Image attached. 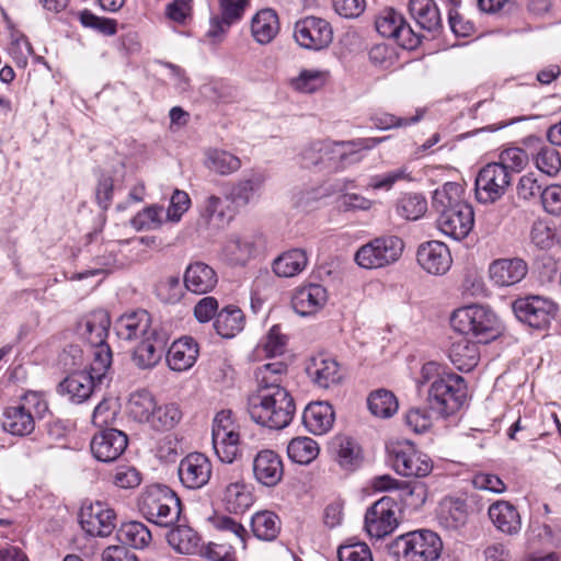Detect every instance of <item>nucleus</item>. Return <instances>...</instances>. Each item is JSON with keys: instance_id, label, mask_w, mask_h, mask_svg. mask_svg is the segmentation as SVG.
I'll use <instances>...</instances> for the list:
<instances>
[{"instance_id": "16", "label": "nucleus", "mask_w": 561, "mask_h": 561, "mask_svg": "<svg viewBox=\"0 0 561 561\" xmlns=\"http://www.w3.org/2000/svg\"><path fill=\"white\" fill-rule=\"evenodd\" d=\"M398 527L396 503L389 496L375 502L365 514V529L370 537L385 538Z\"/></svg>"}, {"instance_id": "64", "label": "nucleus", "mask_w": 561, "mask_h": 561, "mask_svg": "<svg viewBox=\"0 0 561 561\" xmlns=\"http://www.w3.org/2000/svg\"><path fill=\"white\" fill-rule=\"evenodd\" d=\"M287 337L278 324L273 325L261 341V347L267 356H277L284 353Z\"/></svg>"}, {"instance_id": "44", "label": "nucleus", "mask_w": 561, "mask_h": 561, "mask_svg": "<svg viewBox=\"0 0 561 561\" xmlns=\"http://www.w3.org/2000/svg\"><path fill=\"white\" fill-rule=\"evenodd\" d=\"M469 517V510L466 500L455 497L445 500L440 506L439 520L449 529L463 527Z\"/></svg>"}, {"instance_id": "29", "label": "nucleus", "mask_w": 561, "mask_h": 561, "mask_svg": "<svg viewBox=\"0 0 561 561\" xmlns=\"http://www.w3.org/2000/svg\"><path fill=\"white\" fill-rule=\"evenodd\" d=\"M184 287L196 295H204L211 291L218 277L215 270L204 262L191 263L184 272Z\"/></svg>"}, {"instance_id": "63", "label": "nucleus", "mask_w": 561, "mask_h": 561, "mask_svg": "<svg viewBox=\"0 0 561 561\" xmlns=\"http://www.w3.org/2000/svg\"><path fill=\"white\" fill-rule=\"evenodd\" d=\"M80 22L83 26L93 28L106 36H112L117 32V22L115 20L98 16L88 10L80 13Z\"/></svg>"}, {"instance_id": "28", "label": "nucleus", "mask_w": 561, "mask_h": 561, "mask_svg": "<svg viewBox=\"0 0 561 561\" xmlns=\"http://www.w3.org/2000/svg\"><path fill=\"white\" fill-rule=\"evenodd\" d=\"M111 320L103 309L94 310L84 316L78 323V333L91 346L106 344Z\"/></svg>"}, {"instance_id": "25", "label": "nucleus", "mask_w": 561, "mask_h": 561, "mask_svg": "<svg viewBox=\"0 0 561 561\" xmlns=\"http://www.w3.org/2000/svg\"><path fill=\"white\" fill-rule=\"evenodd\" d=\"M488 516L495 529L506 536H516L522 530V517L515 505L497 500L488 508Z\"/></svg>"}, {"instance_id": "60", "label": "nucleus", "mask_w": 561, "mask_h": 561, "mask_svg": "<svg viewBox=\"0 0 561 561\" xmlns=\"http://www.w3.org/2000/svg\"><path fill=\"white\" fill-rule=\"evenodd\" d=\"M325 83V73L319 70H302L291 80L295 90L301 93H312L321 89Z\"/></svg>"}, {"instance_id": "52", "label": "nucleus", "mask_w": 561, "mask_h": 561, "mask_svg": "<svg viewBox=\"0 0 561 561\" xmlns=\"http://www.w3.org/2000/svg\"><path fill=\"white\" fill-rule=\"evenodd\" d=\"M318 443L306 436L293 438L287 446L289 459L299 465H309L319 455Z\"/></svg>"}, {"instance_id": "11", "label": "nucleus", "mask_w": 561, "mask_h": 561, "mask_svg": "<svg viewBox=\"0 0 561 561\" xmlns=\"http://www.w3.org/2000/svg\"><path fill=\"white\" fill-rule=\"evenodd\" d=\"M375 26L381 36L394 39L405 49H413L421 42L403 14L392 8H387L379 13Z\"/></svg>"}, {"instance_id": "31", "label": "nucleus", "mask_w": 561, "mask_h": 561, "mask_svg": "<svg viewBox=\"0 0 561 561\" xmlns=\"http://www.w3.org/2000/svg\"><path fill=\"white\" fill-rule=\"evenodd\" d=\"M333 407L325 401L309 403L302 414V423L308 432L314 435L328 433L334 424Z\"/></svg>"}, {"instance_id": "43", "label": "nucleus", "mask_w": 561, "mask_h": 561, "mask_svg": "<svg viewBox=\"0 0 561 561\" xmlns=\"http://www.w3.org/2000/svg\"><path fill=\"white\" fill-rule=\"evenodd\" d=\"M463 187L456 182H447L442 187L435 190L432 198V206L439 214L447 209H459L460 205H469L463 199Z\"/></svg>"}, {"instance_id": "41", "label": "nucleus", "mask_w": 561, "mask_h": 561, "mask_svg": "<svg viewBox=\"0 0 561 561\" xmlns=\"http://www.w3.org/2000/svg\"><path fill=\"white\" fill-rule=\"evenodd\" d=\"M307 373L316 383L323 388L337 382L341 378L336 360L323 355L311 359L307 367Z\"/></svg>"}, {"instance_id": "19", "label": "nucleus", "mask_w": 561, "mask_h": 561, "mask_svg": "<svg viewBox=\"0 0 561 561\" xmlns=\"http://www.w3.org/2000/svg\"><path fill=\"white\" fill-rule=\"evenodd\" d=\"M178 474L185 488L192 490L201 489L210 479L211 463L205 455L192 453L180 461Z\"/></svg>"}, {"instance_id": "30", "label": "nucleus", "mask_w": 561, "mask_h": 561, "mask_svg": "<svg viewBox=\"0 0 561 561\" xmlns=\"http://www.w3.org/2000/svg\"><path fill=\"white\" fill-rule=\"evenodd\" d=\"M199 350L196 341L191 336H183L174 341L167 353V364L171 370L185 371L196 362Z\"/></svg>"}, {"instance_id": "24", "label": "nucleus", "mask_w": 561, "mask_h": 561, "mask_svg": "<svg viewBox=\"0 0 561 561\" xmlns=\"http://www.w3.org/2000/svg\"><path fill=\"white\" fill-rule=\"evenodd\" d=\"M252 467L255 480L265 486L276 485L284 474L280 456L271 449L260 450L253 458Z\"/></svg>"}, {"instance_id": "51", "label": "nucleus", "mask_w": 561, "mask_h": 561, "mask_svg": "<svg viewBox=\"0 0 561 561\" xmlns=\"http://www.w3.org/2000/svg\"><path fill=\"white\" fill-rule=\"evenodd\" d=\"M91 347L92 360L85 371L96 380V385L103 386L110 380L107 374L112 365V352L107 343Z\"/></svg>"}, {"instance_id": "39", "label": "nucleus", "mask_w": 561, "mask_h": 561, "mask_svg": "<svg viewBox=\"0 0 561 561\" xmlns=\"http://www.w3.org/2000/svg\"><path fill=\"white\" fill-rule=\"evenodd\" d=\"M308 264L307 253L302 249H291L283 252L272 264L273 272L278 277H294L301 273Z\"/></svg>"}, {"instance_id": "47", "label": "nucleus", "mask_w": 561, "mask_h": 561, "mask_svg": "<svg viewBox=\"0 0 561 561\" xmlns=\"http://www.w3.org/2000/svg\"><path fill=\"white\" fill-rule=\"evenodd\" d=\"M117 538L123 543L122 546L128 545L135 549H144L149 546L152 536L144 523L131 520L119 527Z\"/></svg>"}, {"instance_id": "17", "label": "nucleus", "mask_w": 561, "mask_h": 561, "mask_svg": "<svg viewBox=\"0 0 561 561\" xmlns=\"http://www.w3.org/2000/svg\"><path fill=\"white\" fill-rule=\"evenodd\" d=\"M151 316L144 309L123 313L114 322V332L119 340L139 341L154 329Z\"/></svg>"}, {"instance_id": "50", "label": "nucleus", "mask_w": 561, "mask_h": 561, "mask_svg": "<svg viewBox=\"0 0 561 561\" xmlns=\"http://www.w3.org/2000/svg\"><path fill=\"white\" fill-rule=\"evenodd\" d=\"M330 451L339 465L345 469H352L359 461V448L347 436H335L330 443Z\"/></svg>"}, {"instance_id": "22", "label": "nucleus", "mask_w": 561, "mask_h": 561, "mask_svg": "<svg viewBox=\"0 0 561 561\" xmlns=\"http://www.w3.org/2000/svg\"><path fill=\"white\" fill-rule=\"evenodd\" d=\"M260 237L253 233H231L221 249L226 261L233 265H245L257 251Z\"/></svg>"}, {"instance_id": "36", "label": "nucleus", "mask_w": 561, "mask_h": 561, "mask_svg": "<svg viewBox=\"0 0 561 561\" xmlns=\"http://www.w3.org/2000/svg\"><path fill=\"white\" fill-rule=\"evenodd\" d=\"M250 0H220L221 19L211 18L210 28L207 32L209 37H217L222 34L227 27L240 20Z\"/></svg>"}, {"instance_id": "55", "label": "nucleus", "mask_w": 561, "mask_h": 561, "mask_svg": "<svg viewBox=\"0 0 561 561\" xmlns=\"http://www.w3.org/2000/svg\"><path fill=\"white\" fill-rule=\"evenodd\" d=\"M286 371L287 366L283 362L268 363L259 367L255 373L259 389L282 387V378Z\"/></svg>"}, {"instance_id": "4", "label": "nucleus", "mask_w": 561, "mask_h": 561, "mask_svg": "<svg viewBox=\"0 0 561 561\" xmlns=\"http://www.w3.org/2000/svg\"><path fill=\"white\" fill-rule=\"evenodd\" d=\"M390 549L396 561H436L442 553L443 541L436 533L420 529L397 537Z\"/></svg>"}, {"instance_id": "35", "label": "nucleus", "mask_w": 561, "mask_h": 561, "mask_svg": "<svg viewBox=\"0 0 561 561\" xmlns=\"http://www.w3.org/2000/svg\"><path fill=\"white\" fill-rule=\"evenodd\" d=\"M170 528L167 539L173 549L183 554H192L197 551L201 537L186 524L185 517H183L182 522L176 523Z\"/></svg>"}, {"instance_id": "49", "label": "nucleus", "mask_w": 561, "mask_h": 561, "mask_svg": "<svg viewBox=\"0 0 561 561\" xmlns=\"http://www.w3.org/2000/svg\"><path fill=\"white\" fill-rule=\"evenodd\" d=\"M251 528L260 540L272 541L280 531V519L274 512H257L251 518Z\"/></svg>"}, {"instance_id": "8", "label": "nucleus", "mask_w": 561, "mask_h": 561, "mask_svg": "<svg viewBox=\"0 0 561 561\" xmlns=\"http://www.w3.org/2000/svg\"><path fill=\"white\" fill-rule=\"evenodd\" d=\"M388 461L403 477L423 478L433 470L432 459L410 442H397L387 446Z\"/></svg>"}, {"instance_id": "56", "label": "nucleus", "mask_w": 561, "mask_h": 561, "mask_svg": "<svg viewBox=\"0 0 561 561\" xmlns=\"http://www.w3.org/2000/svg\"><path fill=\"white\" fill-rule=\"evenodd\" d=\"M534 159L538 170L549 176H556L561 170V156L552 146H542Z\"/></svg>"}, {"instance_id": "10", "label": "nucleus", "mask_w": 561, "mask_h": 561, "mask_svg": "<svg viewBox=\"0 0 561 561\" xmlns=\"http://www.w3.org/2000/svg\"><path fill=\"white\" fill-rule=\"evenodd\" d=\"M516 318L531 328L545 329L556 317L557 305L541 296L517 298L512 305Z\"/></svg>"}, {"instance_id": "32", "label": "nucleus", "mask_w": 561, "mask_h": 561, "mask_svg": "<svg viewBox=\"0 0 561 561\" xmlns=\"http://www.w3.org/2000/svg\"><path fill=\"white\" fill-rule=\"evenodd\" d=\"M478 341L473 342L466 335L460 336L451 343L449 358L458 370L470 371L480 360Z\"/></svg>"}, {"instance_id": "18", "label": "nucleus", "mask_w": 561, "mask_h": 561, "mask_svg": "<svg viewBox=\"0 0 561 561\" xmlns=\"http://www.w3.org/2000/svg\"><path fill=\"white\" fill-rule=\"evenodd\" d=\"M127 435L116 428H105L94 434L90 447L93 456L102 462L116 460L126 449Z\"/></svg>"}, {"instance_id": "58", "label": "nucleus", "mask_w": 561, "mask_h": 561, "mask_svg": "<svg viewBox=\"0 0 561 561\" xmlns=\"http://www.w3.org/2000/svg\"><path fill=\"white\" fill-rule=\"evenodd\" d=\"M163 207L158 205H151L138 211L131 219V226L140 230H153L162 224Z\"/></svg>"}, {"instance_id": "45", "label": "nucleus", "mask_w": 561, "mask_h": 561, "mask_svg": "<svg viewBox=\"0 0 561 561\" xmlns=\"http://www.w3.org/2000/svg\"><path fill=\"white\" fill-rule=\"evenodd\" d=\"M2 427L12 435L25 436L33 432L35 421L21 407H8L3 412Z\"/></svg>"}, {"instance_id": "40", "label": "nucleus", "mask_w": 561, "mask_h": 561, "mask_svg": "<svg viewBox=\"0 0 561 561\" xmlns=\"http://www.w3.org/2000/svg\"><path fill=\"white\" fill-rule=\"evenodd\" d=\"M253 494L248 485L241 481L229 483L224 491L222 503L232 514H243L253 504Z\"/></svg>"}, {"instance_id": "5", "label": "nucleus", "mask_w": 561, "mask_h": 561, "mask_svg": "<svg viewBox=\"0 0 561 561\" xmlns=\"http://www.w3.org/2000/svg\"><path fill=\"white\" fill-rule=\"evenodd\" d=\"M467 398L465 380L456 374H445L432 381L427 389L426 403L433 413L447 417L456 413Z\"/></svg>"}, {"instance_id": "20", "label": "nucleus", "mask_w": 561, "mask_h": 561, "mask_svg": "<svg viewBox=\"0 0 561 561\" xmlns=\"http://www.w3.org/2000/svg\"><path fill=\"white\" fill-rule=\"evenodd\" d=\"M474 214L471 205H460L459 209H447L437 218L438 229L455 240H462L472 230Z\"/></svg>"}, {"instance_id": "62", "label": "nucleus", "mask_w": 561, "mask_h": 561, "mask_svg": "<svg viewBox=\"0 0 561 561\" xmlns=\"http://www.w3.org/2000/svg\"><path fill=\"white\" fill-rule=\"evenodd\" d=\"M400 497L404 505L419 508L421 507L427 497V489L424 483H402L400 486Z\"/></svg>"}, {"instance_id": "13", "label": "nucleus", "mask_w": 561, "mask_h": 561, "mask_svg": "<svg viewBox=\"0 0 561 561\" xmlns=\"http://www.w3.org/2000/svg\"><path fill=\"white\" fill-rule=\"evenodd\" d=\"M83 531L92 537H107L116 528V513L106 503L84 504L79 513Z\"/></svg>"}, {"instance_id": "34", "label": "nucleus", "mask_w": 561, "mask_h": 561, "mask_svg": "<svg viewBox=\"0 0 561 561\" xmlns=\"http://www.w3.org/2000/svg\"><path fill=\"white\" fill-rule=\"evenodd\" d=\"M265 181L266 175L264 172L253 171L232 186L229 198L238 206H245L254 199Z\"/></svg>"}, {"instance_id": "26", "label": "nucleus", "mask_w": 561, "mask_h": 561, "mask_svg": "<svg viewBox=\"0 0 561 561\" xmlns=\"http://www.w3.org/2000/svg\"><path fill=\"white\" fill-rule=\"evenodd\" d=\"M101 387L102 385H96V380L85 370H80L60 381L58 392L72 403L79 404L88 400Z\"/></svg>"}, {"instance_id": "53", "label": "nucleus", "mask_w": 561, "mask_h": 561, "mask_svg": "<svg viewBox=\"0 0 561 561\" xmlns=\"http://www.w3.org/2000/svg\"><path fill=\"white\" fill-rule=\"evenodd\" d=\"M367 405L371 414L382 419L392 416L399 407L394 394L386 389L371 392L367 399Z\"/></svg>"}, {"instance_id": "23", "label": "nucleus", "mask_w": 561, "mask_h": 561, "mask_svg": "<svg viewBox=\"0 0 561 561\" xmlns=\"http://www.w3.org/2000/svg\"><path fill=\"white\" fill-rule=\"evenodd\" d=\"M528 273L527 263L519 257L497 259L489 265V277L497 287H510L522 282Z\"/></svg>"}, {"instance_id": "1", "label": "nucleus", "mask_w": 561, "mask_h": 561, "mask_svg": "<svg viewBox=\"0 0 561 561\" xmlns=\"http://www.w3.org/2000/svg\"><path fill=\"white\" fill-rule=\"evenodd\" d=\"M387 139L388 137H369L348 141H311L301 151V163L309 169L337 171L359 162L362 150H370Z\"/></svg>"}, {"instance_id": "6", "label": "nucleus", "mask_w": 561, "mask_h": 561, "mask_svg": "<svg viewBox=\"0 0 561 561\" xmlns=\"http://www.w3.org/2000/svg\"><path fill=\"white\" fill-rule=\"evenodd\" d=\"M453 329L461 335L471 334L478 343H488L499 334L496 316L483 306H467L457 309L450 317Z\"/></svg>"}, {"instance_id": "59", "label": "nucleus", "mask_w": 561, "mask_h": 561, "mask_svg": "<svg viewBox=\"0 0 561 561\" xmlns=\"http://www.w3.org/2000/svg\"><path fill=\"white\" fill-rule=\"evenodd\" d=\"M495 163L512 175V173H519L527 165L528 156L520 148H507L500 153L499 161Z\"/></svg>"}, {"instance_id": "46", "label": "nucleus", "mask_w": 561, "mask_h": 561, "mask_svg": "<svg viewBox=\"0 0 561 561\" xmlns=\"http://www.w3.org/2000/svg\"><path fill=\"white\" fill-rule=\"evenodd\" d=\"M241 165L240 158L229 151L216 148L205 151V167L217 174L229 175L237 172Z\"/></svg>"}, {"instance_id": "9", "label": "nucleus", "mask_w": 561, "mask_h": 561, "mask_svg": "<svg viewBox=\"0 0 561 561\" xmlns=\"http://www.w3.org/2000/svg\"><path fill=\"white\" fill-rule=\"evenodd\" d=\"M211 440L214 450L224 463H232L239 454L240 435L230 410H222L213 421Z\"/></svg>"}, {"instance_id": "12", "label": "nucleus", "mask_w": 561, "mask_h": 561, "mask_svg": "<svg viewBox=\"0 0 561 561\" xmlns=\"http://www.w3.org/2000/svg\"><path fill=\"white\" fill-rule=\"evenodd\" d=\"M512 175L495 162L485 164L476 178V196L482 204L499 201L507 191Z\"/></svg>"}, {"instance_id": "37", "label": "nucleus", "mask_w": 561, "mask_h": 561, "mask_svg": "<svg viewBox=\"0 0 561 561\" xmlns=\"http://www.w3.org/2000/svg\"><path fill=\"white\" fill-rule=\"evenodd\" d=\"M244 314L242 310L234 305L224 307L217 312L214 321L216 332L225 339L234 337L244 329Z\"/></svg>"}, {"instance_id": "7", "label": "nucleus", "mask_w": 561, "mask_h": 561, "mask_svg": "<svg viewBox=\"0 0 561 561\" xmlns=\"http://www.w3.org/2000/svg\"><path fill=\"white\" fill-rule=\"evenodd\" d=\"M404 243L397 236H381L362 245L355 262L363 268H381L396 263L402 255Z\"/></svg>"}, {"instance_id": "61", "label": "nucleus", "mask_w": 561, "mask_h": 561, "mask_svg": "<svg viewBox=\"0 0 561 561\" xmlns=\"http://www.w3.org/2000/svg\"><path fill=\"white\" fill-rule=\"evenodd\" d=\"M409 179V172L407 168H398L381 174H376L369 178L367 187L374 191L383 190L389 191L393 185L399 182Z\"/></svg>"}, {"instance_id": "57", "label": "nucleus", "mask_w": 561, "mask_h": 561, "mask_svg": "<svg viewBox=\"0 0 561 561\" xmlns=\"http://www.w3.org/2000/svg\"><path fill=\"white\" fill-rule=\"evenodd\" d=\"M199 215L207 224L213 221L217 224L225 222L227 217L225 201L216 195L206 196L199 206Z\"/></svg>"}, {"instance_id": "21", "label": "nucleus", "mask_w": 561, "mask_h": 561, "mask_svg": "<svg viewBox=\"0 0 561 561\" xmlns=\"http://www.w3.org/2000/svg\"><path fill=\"white\" fill-rule=\"evenodd\" d=\"M416 260L424 271L433 275L445 274L453 263L447 245L434 240L419 245Z\"/></svg>"}, {"instance_id": "54", "label": "nucleus", "mask_w": 561, "mask_h": 561, "mask_svg": "<svg viewBox=\"0 0 561 561\" xmlns=\"http://www.w3.org/2000/svg\"><path fill=\"white\" fill-rule=\"evenodd\" d=\"M427 210V202L422 194L408 193L402 195L397 204V214L407 220H417Z\"/></svg>"}, {"instance_id": "14", "label": "nucleus", "mask_w": 561, "mask_h": 561, "mask_svg": "<svg viewBox=\"0 0 561 561\" xmlns=\"http://www.w3.org/2000/svg\"><path fill=\"white\" fill-rule=\"evenodd\" d=\"M294 36L299 46L320 50L330 45L333 39V31L325 20L307 16L296 22Z\"/></svg>"}, {"instance_id": "48", "label": "nucleus", "mask_w": 561, "mask_h": 561, "mask_svg": "<svg viewBox=\"0 0 561 561\" xmlns=\"http://www.w3.org/2000/svg\"><path fill=\"white\" fill-rule=\"evenodd\" d=\"M182 416L183 413L179 404L174 402H157L154 412L152 413L148 425L154 431H169L180 423Z\"/></svg>"}, {"instance_id": "15", "label": "nucleus", "mask_w": 561, "mask_h": 561, "mask_svg": "<svg viewBox=\"0 0 561 561\" xmlns=\"http://www.w3.org/2000/svg\"><path fill=\"white\" fill-rule=\"evenodd\" d=\"M168 332L156 324L154 329L139 340L133 352V362L140 369L156 367L165 352L169 342Z\"/></svg>"}, {"instance_id": "3", "label": "nucleus", "mask_w": 561, "mask_h": 561, "mask_svg": "<svg viewBox=\"0 0 561 561\" xmlns=\"http://www.w3.org/2000/svg\"><path fill=\"white\" fill-rule=\"evenodd\" d=\"M138 510L149 523L164 528L183 520L180 497L164 484L146 486L138 499Z\"/></svg>"}, {"instance_id": "42", "label": "nucleus", "mask_w": 561, "mask_h": 561, "mask_svg": "<svg viewBox=\"0 0 561 561\" xmlns=\"http://www.w3.org/2000/svg\"><path fill=\"white\" fill-rule=\"evenodd\" d=\"M157 400L147 389H139L130 393L127 402V412L129 416L139 422L149 424Z\"/></svg>"}, {"instance_id": "27", "label": "nucleus", "mask_w": 561, "mask_h": 561, "mask_svg": "<svg viewBox=\"0 0 561 561\" xmlns=\"http://www.w3.org/2000/svg\"><path fill=\"white\" fill-rule=\"evenodd\" d=\"M328 300L327 289L319 284L298 287L291 297V307L302 317L311 316L321 310Z\"/></svg>"}, {"instance_id": "33", "label": "nucleus", "mask_w": 561, "mask_h": 561, "mask_svg": "<svg viewBox=\"0 0 561 561\" xmlns=\"http://www.w3.org/2000/svg\"><path fill=\"white\" fill-rule=\"evenodd\" d=\"M408 9L421 28L437 32L442 27V16L434 0H410Z\"/></svg>"}, {"instance_id": "38", "label": "nucleus", "mask_w": 561, "mask_h": 561, "mask_svg": "<svg viewBox=\"0 0 561 561\" xmlns=\"http://www.w3.org/2000/svg\"><path fill=\"white\" fill-rule=\"evenodd\" d=\"M279 31V21L272 9L260 10L251 21V33L259 44H268Z\"/></svg>"}, {"instance_id": "2", "label": "nucleus", "mask_w": 561, "mask_h": 561, "mask_svg": "<svg viewBox=\"0 0 561 561\" xmlns=\"http://www.w3.org/2000/svg\"><path fill=\"white\" fill-rule=\"evenodd\" d=\"M296 405L284 387L259 389L249 399L248 411L251 419L271 430H282L293 420Z\"/></svg>"}]
</instances>
